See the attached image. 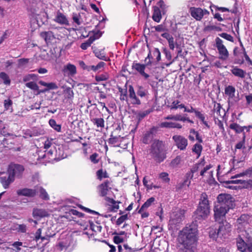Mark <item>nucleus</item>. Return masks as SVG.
Wrapping results in <instances>:
<instances>
[{
    "instance_id": "37",
    "label": "nucleus",
    "mask_w": 252,
    "mask_h": 252,
    "mask_svg": "<svg viewBox=\"0 0 252 252\" xmlns=\"http://www.w3.org/2000/svg\"><path fill=\"white\" fill-rule=\"evenodd\" d=\"M153 138V133L152 131H148L144 135L143 142L145 144H148Z\"/></svg>"
},
{
    "instance_id": "13",
    "label": "nucleus",
    "mask_w": 252,
    "mask_h": 252,
    "mask_svg": "<svg viewBox=\"0 0 252 252\" xmlns=\"http://www.w3.org/2000/svg\"><path fill=\"white\" fill-rule=\"evenodd\" d=\"M172 139L174 141L176 146L180 150H184L186 149L188 142L185 137L180 135H175L173 136Z\"/></svg>"
},
{
    "instance_id": "55",
    "label": "nucleus",
    "mask_w": 252,
    "mask_h": 252,
    "mask_svg": "<svg viewBox=\"0 0 252 252\" xmlns=\"http://www.w3.org/2000/svg\"><path fill=\"white\" fill-rule=\"evenodd\" d=\"M154 56L156 58L157 62L160 60V52L158 48H155L153 51Z\"/></svg>"
},
{
    "instance_id": "62",
    "label": "nucleus",
    "mask_w": 252,
    "mask_h": 252,
    "mask_svg": "<svg viewBox=\"0 0 252 252\" xmlns=\"http://www.w3.org/2000/svg\"><path fill=\"white\" fill-rule=\"evenodd\" d=\"M121 92L120 99L122 100H125L127 98L126 91V90H123L122 89H119Z\"/></svg>"
},
{
    "instance_id": "25",
    "label": "nucleus",
    "mask_w": 252,
    "mask_h": 252,
    "mask_svg": "<svg viewBox=\"0 0 252 252\" xmlns=\"http://www.w3.org/2000/svg\"><path fill=\"white\" fill-rule=\"evenodd\" d=\"M231 72L235 76L241 78H244L247 74V73L245 70L239 68L237 66H233L231 69Z\"/></svg>"
},
{
    "instance_id": "56",
    "label": "nucleus",
    "mask_w": 252,
    "mask_h": 252,
    "mask_svg": "<svg viewBox=\"0 0 252 252\" xmlns=\"http://www.w3.org/2000/svg\"><path fill=\"white\" fill-rule=\"evenodd\" d=\"M127 219V215H123L118 219L116 224L118 225L121 224L125 220Z\"/></svg>"
},
{
    "instance_id": "17",
    "label": "nucleus",
    "mask_w": 252,
    "mask_h": 252,
    "mask_svg": "<svg viewBox=\"0 0 252 252\" xmlns=\"http://www.w3.org/2000/svg\"><path fill=\"white\" fill-rule=\"evenodd\" d=\"M72 215L74 216H77L79 218H81L84 216V214L82 213H80L74 209H70L68 212H65V214H64V218H66L68 219L69 220H73L76 221V217L71 216Z\"/></svg>"
},
{
    "instance_id": "54",
    "label": "nucleus",
    "mask_w": 252,
    "mask_h": 252,
    "mask_svg": "<svg viewBox=\"0 0 252 252\" xmlns=\"http://www.w3.org/2000/svg\"><path fill=\"white\" fill-rule=\"evenodd\" d=\"M23 243L21 242H15L12 244V246L14 248V250L19 252L21 250V247L22 246Z\"/></svg>"
},
{
    "instance_id": "43",
    "label": "nucleus",
    "mask_w": 252,
    "mask_h": 252,
    "mask_svg": "<svg viewBox=\"0 0 252 252\" xmlns=\"http://www.w3.org/2000/svg\"><path fill=\"white\" fill-rule=\"evenodd\" d=\"M96 175L98 179L101 180L103 178H108L109 176L106 171H103L102 169H99L96 172Z\"/></svg>"
},
{
    "instance_id": "2",
    "label": "nucleus",
    "mask_w": 252,
    "mask_h": 252,
    "mask_svg": "<svg viewBox=\"0 0 252 252\" xmlns=\"http://www.w3.org/2000/svg\"><path fill=\"white\" fill-rule=\"evenodd\" d=\"M218 202L214 208V217L216 221H219L225 217L227 211L234 206V201L230 194H221L218 196Z\"/></svg>"
},
{
    "instance_id": "58",
    "label": "nucleus",
    "mask_w": 252,
    "mask_h": 252,
    "mask_svg": "<svg viewBox=\"0 0 252 252\" xmlns=\"http://www.w3.org/2000/svg\"><path fill=\"white\" fill-rule=\"evenodd\" d=\"M98 157V154L96 153H94L91 156H90V159L92 162L94 164L97 163L98 162V159L97 158Z\"/></svg>"
},
{
    "instance_id": "53",
    "label": "nucleus",
    "mask_w": 252,
    "mask_h": 252,
    "mask_svg": "<svg viewBox=\"0 0 252 252\" xmlns=\"http://www.w3.org/2000/svg\"><path fill=\"white\" fill-rule=\"evenodd\" d=\"M245 138H246V136H245V134H244L242 141L239 142L236 145V146H235L236 149H241V148H242L244 147L245 142Z\"/></svg>"
},
{
    "instance_id": "44",
    "label": "nucleus",
    "mask_w": 252,
    "mask_h": 252,
    "mask_svg": "<svg viewBox=\"0 0 252 252\" xmlns=\"http://www.w3.org/2000/svg\"><path fill=\"white\" fill-rule=\"evenodd\" d=\"M209 236L211 238L216 239L218 237H220V234L218 233V229H214L212 228L209 231Z\"/></svg>"
},
{
    "instance_id": "1",
    "label": "nucleus",
    "mask_w": 252,
    "mask_h": 252,
    "mask_svg": "<svg viewBox=\"0 0 252 252\" xmlns=\"http://www.w3.org/2000/svg\"><path fill=\"white\" fill-rule=\"evenodd\" d=\"M178 240L183 245L182 252H195L198 240V230L195 224L186 226L180 231Z\"/></svg>"
},
{
    "instance_id": "60",
    "label": "nucleus",
    "mask_w": 252,
    "mask_h": 252,
    "mask_svg": "<svg viewBox=\"0 0 252 252\" xmlns=\"http://www.w3.org/2000/svg\"><path fill=\"white\" fill-rule=\"evenodd\" d=\"M181 161V157L180 156L176 157L174 159L171 161V164L175 166L178 165Z\"/></svg>"
},
{
    "instance_id": "8",
    "label": "nucleus",
    "mask_w": 252,
    "mask_h": 252,
    "mask_svg": "<svg viewBox=\"0 0 252 252\" xmlns=\"http://www.w3.org/2000/svg\"><path fill=\"white\" fill-rule=\"evenodd\" d=\"M215 42L216 47L219 53V58L222 60H226L228 57L229 53L225 46L223 44L222 40L219 37H217L215 39Z\"/></svg>"
},
{
    "instance_id": "23",
    "label": "nucleus",
    "mask_w": 252,
    "mask_h": 252,
    "mask_svg": "<svg viewBox=\"0 0 252 252\" xmlns=\"http://www.w3.org/2000/svg\"><path fill=\"white\" fill-rule=\"evenodd\" d=\"M214 117L218 119V117H223L225 115V111L222 109L219 103L214 105Z\"/></svg>"
},
{
    "instance_id": "15",
    "label": "nucleus",
    "mask_w": 252,
    "mask_h": 252,
    "mask_svg": "<svg viewBox=\"0 0 252 252\" xmlns=\"http://www.w3.org/2000/svg\"><path fill=\"white\" fill-rule=\"evenodd\" d=\"M128 93V96L130 99V102L132 104L140 105L141 104V101L137 97L133 87L131 85L129 86Z\"/></svg>"
},
{
    "instance_id": "12",
    "label": "nucleus",
    "mask_w": 252,
    "mask_h": 252,
    "mask_svg": "<svg viewBox=\"0 0 252 252\" xmlns=\"http://www.w3.org/2000/svg\"><path fill=\"white\" fill-rule=\"evenodd\" d=\"M223 219H221L219 222L218 233L220 234V237H224L231 231V225L226 221H223Z\"/></svg>"
},
{
    "instance_id": "6",
    "label": "nucleus",
    "mask_w": 252,
    "mask_h": 252,
    "mask_svg": "<svg viewBox=\"0 0 252 252\" xmlns=\"http://www.w3.org/2000/svg\"><path fill=\"white\" fill-rule=\"evenodd\" d=\"M184 210L178 209L172 212L169 221V225L172 229L175 227L184 219Z\"/></svg>"
},
{
    "instance_id": "19",
    "label": "nucleus",
    "mask_w": 252,
    "mask_h": 252,
    "mask_svg": "<svg viewBox=\"0 0 252 252\" xmlns=\"http://www.w3.org/2000/svg\"><path fill=\"white\" fill-rule=\"evenodd\" d=\"M237 246L238 249L242 252L246 251L252 252V247L251 245L246 244L241 238H239L237 241Z\"/></svg>"
},
{
    "instance_id": "4",
    "label": "nucleus",
    "mask_w": 252,
    "mask_h": 252,
    "mask_svg": "<svg viewBox=\"0 0 252 252\" xmlns=\"http://www.w3.org/2000/svg\"><path fill=\"white\" fill-rule=\"evenodd\" d=\"M210 214V206L206 193L201 195L199 205L195 212V219L198 220L206 219Z\"/></svg>"
},
{
    "instance_id": "18",
    "label": "nucleus",
    "mask_w": 252,
    "mask_h": 252,
    "mask_svg": "<svg viewBox=\"0 0 252 252\" xmlns=\"http://www.w3.org/2000/svg\"><path fill=\"white\" fill-rule=\"evenodd\" d=\"M49 215V212L44 209L35 208H33L32 211V216L35 219L46 217Z\"/></svg>"
},
{
    "instance_id": "22",
    "label": "nucleus",
    "mask_w": 252,
    "mask_h": 252,
    "mask_svg": "<svg viewBox=\"0 0 252 252\" xmlns=\"http://www.w3.org/2000/svg\"><path fill=\"white\" fill-rule=\"evenodd\" d=\"M39 84L43 86L46 87L44 90L40 91V93H45L50 90L56 89L58 88V86L55 83H46L43 81H39Z\"/></svg>"
},
{
    "instance_id": "63",
    "label": "nucleus",
    "mask_w": 252,
    "mask_h": 252,
    "mask_svg": "<svg viewBox=\"0 0 252 252\" xmlns=\"http://www.w3.org/2000/svg\"><path fill=\"white\" fill-rule=\"evenodd\" d=\"M148 114L149 112L147 111L140 112L139 113H138L137 117L139 120H140L143 118H144Z\"/></svg>"
},
{
    "instance_id": "46",
    "label": "nucleus",
    "mask_w": 252,
    "mask_h": 252,
    "mask_svg": "<svg viewBox=\"0 0 252 252\" xmlns=\"http://www.w3.org/2000/svg\"><path fill=\"white\" fill-rule=\"evenodd\" d=\"M15 229L19 232L25 233L27 231V226L25 224H17L15 227Z\"/></svg>"
},
{
    "instance_id": "10",
    "label": "nucleus",
    "mask_w": 252,
    "mask_h": 252,
    "mask_svg": "<svg viewBox=\"0 0 252 252\" xmlns=\"http://www.w3.org/2000/svg\"><path fill=\"white\" fill-rule=\"evenodd\" d=\"M189 11L191 16L197 21L201 20L204 15L209 14L207 10L199 7H191Z\"/></svg>"
},
{
    "instance_id": "11",
    "label": "nucleus",
    "mask_w": 252,
    "mask_h": 252,
    "mask_svg": "<svg viewBox=\"0 0 252 252\" xmlns=\"http://www.w3.org/2000/svg\"><path fill=\"white\" fill-rule=\"evenodd\" d=\"M24 170V167L19 164H11L9 166L8 173L15 179V177H20Z\"/></svg>"
},
{
    "instance_id": "35",
    "label": "nucleus",
    "mask_w": 252,
    "mask_h": 252,
    "mask_svg": "<svg viewBox=\"0 0 252 252\" xmlns=\"http://www.w3.org/2000/svg\"><path fill=\"white\" fill-rule=\"evenodd\" d=\"M202 150V146L199 144H195L192 148V152L197 155V158H198Z\"/></svg>"
},
{
    "instance_id": "34",
    "label": "nucleus",
    "mask_w": 252,
    "mask_h": 252,
    "mask_svg": "<svg viewBox=\"0 0 252 252\" xmlns=\"http://www.w3.org/2000/svg\"><path fill=\"white\" fill-rule=\"evenodd\" d=\"M93 124L96 126L97 127H104V121L102 118H94L92 120Z\"/></svg>"
},
{
    "instance_id": "28",
    "label": "nucleus",
    "mask_w": 252,
    "mask_h": 252,
    "mask_svg": "<svg viewBox=\"0 0 252 252\" xmlns=\"http://www.w3.org/2000/svg\"><path fill=\"white\" fill-rule=\"evenodd\" d=\"M225 94L229 98L232 99L235 97V88L232 86H228L225 88Z\"/></svg>"
},
{
    "instance_id": "7",
    "label": "nucleus",
    "mask_w": 252,
    "mask_h": 252,
    "mask_svg": "<svg viewBox=\"0 0 252 252\" xmlns=\"http://www.w3.org/2000/svg\"><path fill=\"white\" fill-rule=\"evenodd\" d=\"M204 164L205 161L204 159H203L200 162L196 164L191 169L190 171L187 174V179H192L193 177V174L200 169H201L200 173V175L202 176H204L205 173L212 167V165L211 164L207 165L204 167Z\"/></svg>"
},
{
    "instance_id": "49",
    "label": "nucleus",
    "mask_w": 252,
    "mask_h": 252,
    "mask_svg": "<svg viewBox=\"0 0 252 252\" xmlns=\"http://www.w3.org/2000/svg\"><path fill=\"white\" fill-rule=\"evenodd\" d=\"M105 65V63L103 62H101L99 63L96 65H92L90 66V68L94 70V71H96L100 68L103 67L104 65Z\"/></svg>"
},
{
    "instance_id": "40",
    "label": "nucleus",
    "mask_w": 252,
    "mask_h": 252,
    "mask_svg": "<svg viewBox=\"0 0 252 252\" xmlns=\"http://www.w3.org/2000/svg\"><path fill=\"white\" fill-rule=\"evenodd\" d=\"M148 93V91L142 86H138L137 94L141 97H145Z\"/></svg>"
},
{
    "instance_id": "64",
    "label": "nucleus",
    "mask_w": 252,
    "mask_h": 252,
    "mask_svg": "<svg viewBox=\"0 0 252 252\" xmlns=\"http://www.w3.org/2000/svg\"><path fill=\"white\" fill-rule=\"evenodd\" d=\"M108 78L107 74L100 75L96 76V80L98 81L106 80Z\"/></svg>"
},
{
    "instance_id": "59",
    "label": "nucleus",
    "mask_w": 252,
    "mask_h": 252,
    "mask_svg": "<svg viewBox=\"0 0 252 252\" xmlns=\"http://www.w3.org/2000/svg\"><path fill=\"white\" fill-rule=\"evenodd\" d=\"M12 101L10 99H5L4 101V106L6 110H8L11 106Z\"/></svg>"
},
{
    "instance_id": "3",
    "label": "nucleus",
    "mask_w": 252,
    "mask_h": 252,
    "mask_svg": "<svg viewBox=\"0 0 252 252\" xmlns=\"http://www.w3.org/2000/svg\"><path fill=\"white\" fill-rule=\"evenodd\" d=\"M30 16L31 20L33 23L36 22L39 26L47 21V15L42 3H38L32 6L31 8Z\"/></svg>"
},
{
    "instance_id": "47",
    "label": "nucleus",
    "mask_w": 252,
    "mask_h": 252,
    "mask_svg": "<svg viewBox=\"0 0 252 252\" xmlns=\"http://www.w3.org/2000/svg\"><path fill=\"white\" fill-rule=\"evenodd\" d=\"M174 123L171 122H163L160 123V126L165 128H173Z\"/></svg>"
},
{
    "instance_id": "51",
    "label": "nucleus",
    "mask_w": 252,
    "mask_h": 252,
    "mask_svg": "<svg viewBox=\"0 0 252 252\" xmlns=\"http://www.w3.org/2000/svg\"><path fill=\"white\" fill-rule=\"evenodd\" d=\"M219 35L220 37H221L229 41L233 42V37L230 34H228L226 33H221L219 34Z\"/></svg>"
},
{
    "instance_id": "33",
    "label": "nucleus",
    "mask_w": 252,
    "mask_h": 252,
    "mask_svg": "<svg viewBox=\"0 0 252 252\" xmlns=\"http://www.w3.org/2000/svg\"><path fill=\"white\" fill-rule=\"evenodd\" d=\"M95 39V38L94 36H91L85 42L81 44L80 47L83 50L87 49L91 46Z\"/></svg>"
},
{
    "instance_id": "45",
    "label": "nucleus",
    "mask_w": 252,
    "mask_h": 252,
    "mask_svg": "<svg viewBox=\"0 0 252 252\" xmlns=\"http://www.w3.org/2000/svg\"><path fill=\"white\" fill-rule=\"evenodd\" d=\"M41 229L40 228H39L37 231L36 232L35 234V239L37 241L39 240V239H41V240H45L47 239V237H49V236H41Z\"/></svg>"
},
{
    "instance_id": "26",
    "label": "nucleus",
    "mask_w": 252,
    "mask_h": 252,
    "mask_svg": "<svg viewBox=\"0 0 252 252\" xmlns=\"http://www.w3.org/2000/svg\"><path fill=\"white\" fill-rule=\"evenodd\" d=\"M40 35V36L45 40L47 43L51 42L55 38L54 35L51 31L41 32Z\"/></svg>"
},
{
    "instance_id": "9",
    "label": "nucleus",
    "mask_w": 252,
    "mask_h": 252,
    "mask_svg": "<svg viewBox=\"0 0 252 252\" xmlns=\"http://www.w3.org/2000/svg\"><path fill=\"white\" fill-rule=\"evenodd\" d=\"M75 82L73 79L69 78L66 81V84L64 85V87L66 88L65 90H64V96H65V98L67 99V101L69 103L72 102V98L73 97V92L72 90V88L74 87Z\"/></svg>"
},
{
    "instance_id": "61",
    "label": "nucleus",
    "mask_w": 252,
    "mask_h": 252,
    "mask_svg": "<svg viewBox=\"0 0 252 252\" xmlns=\"http://www.w3.org/2000/svg\"><path fill=\"white\" fill-rule=\"evenodd\" d=\"M119 137H113L111 136V137L108 140V143L111 144H115L119 142Z\"/></svg>"
},
{
    "instance_id": "30",
    "label": "nucleus",
    "mask_w": 252,
    "mask_h": 252,
    "mask_svg": "<svg viewBox=\"0 0 252 252\" xmlns=\"http://www.w3.org/2000/svg\"><path fill=\"white\" fill-rule=\"evenodd\" d=\"M229 127L230 129L234 130L237 133L242 132L245 128H247L246 126H242L238 124L235 123L231 124L229 126Z\"/></svg>"
},
{
    "instance_id": "20",
    "label": "nucleus",
    "mask_w": 252,
    "mask_h": 252,
    "mask_svg": "<svg viewBox=\"0 0 252 252\" xmlns=\"http://www.w3.org/2000/svg\"><path fill=\"white\" fill-rule=\"evenodd\" d=\"M76 72V67L73 64L68 63L64 67V76L67 75L69 77H72Z\"/></svg>"
},
{
    "instance_id": "32",
    "label": "nucleus",
    "mask_w": 252,
    "mask_h": 252,
    "mask_svg": "<svg viewBox=\"0 0 252 252\" xmlns=\"http://www.w3.org/2000/svg\"><path fill=\"white\" fill-rule=\"evenodd\" d=\"M155 200V199L153 197L149 198L141 206V208L138 211V213H142V212L149 207Z\"/></svg>"
},
{
    "instance_id": "38",
    "label": "nucleus",
    "mask_w": 252,
    "mask_h": 252,
    "mask_svg": "<svg viewBox=\"0 0 252 252\" xmlns=\"http://www.w3.org/2000/svg\"><path fill=\"white\" fill-rule=\"evenodd\" d=\"M95 56L98 59L106 61L107 58L105 56L104 51L103 50H96L94 51Z\"/></svg>"
},
{
    "instance_id": "16",
    "label": "nucleus",
    "mask_w": 252,
    "mask_h": 252,
    "mask_svg": "<svg viewBox=\"0 0 252 252\" xmlns=\"http://www.w3.org/2000/svg\"><path fill=\"white\" fill-rule=\"evenodd\" d=\"M109 182L106 181L98 187L97 189L99 195L106 197L108 194L109 190L111 189L110 188H109Z\"/></svg>"
},
{
    "instance_id": "57",
    "label": "nucleus",
    "mask_w": 252,
    "mask_h": 252,
    "mask_svg": "<svg viewBox=\"0 0 252 252\" xmlns=\"http://www.w3.org/2000/svg\"><path fill=\"white\" fill-rule=\"evenodd\" d=\"M190 132L195 136L196 140H198L199 142H202L203 141L202 138L199 136L198 133L197 131H195V130L193 129H191L190 130Z\"/></svg>"
},
{
    "instance_id": "21",
    "label": "nucleus",
    "mask_w": 252,
    "mask_h": 252,
    "mask_svg": "<svg viewBox=\"0 0 252 252\" xmlns=\"http://www.w3.org/2000/svg\"><path fill=\"white\" fill-rule=\"evenodd\" d=\"M146 65L139 63H133L132 65V68L137 71L145 79H147L149 75L144 72Z\"/></svg>"
},
{
    "instance_id": "36",
    "label": "nucleus",
    "mask_w": 252,
    "mask_h": 252,
    "mask_svg": "<svg viewBox=\"0 0 252 252\" xmlns=\"http://www.w3.org/2000/svg\"><path fill=\"white\" fill-rule=\"evenodd\" d=\"M54 21L61 25H62L63 24V13L60 11H58L55 16V18H54Z\"/></svg>"
},
{
    "instance_id": "14",
    "label": "nucleus",
    "mask_w": 252,
    "mask_h": 252,
    "mask_svg": "<svg viewBox=\"0 0 252 252\" xmlns=\"http://www.w3.org/2000/svg\"><path fill=\"white\" fill-rule=\"evenodd\" d=\"M16 192L19 196L32 197L36 195V190L35 189L23 188L18 189Z\"/></svg>"
},
{
    "instance_id": "52",
    "label": "nucleus",
    "mask_w": 252,
    "mask_h": 252,
    "mask_svg": "<svg viewBox=\"0 0 252 252\" xmlns=\"http://www.w3.org/2000/svg\"><path fill=\"white\" fill-rule=\"evenodd\" d=\"M180 103V101L178 100L173 101L171 105H168L167 107L171 110L178 109V105Z\"/></svg>"
},
{
    "instance_id": "48",
    "label": "nucleus",
    "mask_w": 252,
    "mask_h": 252,
    "mask_svg": "<svg viewBox=\"0 0 252 252\" xmlns=\"http://www.w3.org/2000/svg\"><path fill=\"white\" fill-rule=\"evenodd\" d=\"M26 86L33 90H37L38 89V86L34 82H30L26 84Z\"/></svg>"
},
{
    "instance_id": "5",
    "label": "nucleus",
    "mask_w": 252,
    "mask_h": 252,
    "mask_svg": "<svg viewBox=\"0 0 252 252\" xmlns=\"http://www.w3.org/2000/svg\"><path fill=\"white\" fill-rule=\"evenodd\" d=\"M150 154L156 161L158 162L162 161L165 158L163 143L155 140L151 146Z\"/></svg>"
},
{
    "instance_id": "39",
    "label": "nucleus",
    "mask_w": 252,
    "mask_h": 252,
    "mask_svg": "<svg viewBox=\"0 0 252 252\" xmlns=\"http://www.w3.org/2000/svg\"><path fill=\"white\" fill-rule=\"evenodd\" d=\"M168 174L166 172H161L159 174V179H160L163 183H169L170 178L168 177Z\"/></svg>"
},
{
    "instance_id": "31",
    "label": "nucleus",
    "mask_w": 252,
    "mask_h": 252,
    "mask_svg": "<svg viewBox=\"0 0 252 252\" xmlns=\"http://www.w3.org/2000/svg\"><path fill=\"white\" fill-rule=\"evenodd\" d=\"M35 190L36 192H39L40 197L44 200H48L49 199V196L45 189L41 187H36Z\"/></svg>"
},
{
    "instance_id": "42",
    "label": "nucleus",
    "mask_w": 252,
    "mask_h": 252,
    "mask_svg": "<svg viewBox=\"0 0 252 252\" xmlns=\"http://www.w3.org/2000/svg\"><path fill=\"white\" fill-rule=\"evenodd\" d=\"M50 126L57 131H60L61 129V126L57 124L56 121L53 119H51L49 122Z\"/></svg>"
},
{
    "instance_id": "29",
    "label": "nucleus",
    "mask_w": 252,
    "mask_h": 252,
    "mask_svg": "<svg viewBox=\"0 0 252 252\" xmlns=\"http://www.w3.org/2000/svg\"><path fill=\"white\" fill-rule=\"evenodd\" d=\"M249 180H229L226 181L225 183L226 184H240L242 185L243 187L245 188H250V187H248Z\"/></svg>"
},
{
    "instance_id": "50",
    "label": "nucleus",
    "mask_w": 252,
    "mask_h": 252,
    "mask_svg": "<svg viewBox=\"0 0 252 252\" xmlns=\"http://www.w3.org/2000/svg\"><path fill=\"white\" fill-rule=\"evenodd\" d=\"M29 59H21L18 60V66L24 67L29 63Z\"/></svg>"
},
{
    "instance_id": "27",
    "label": "nucleus",
    "mask_w": 252,
    "mask_h": 252,
    "mask_svg": "<svg viewBox=\"0 0 252 252\" xmlns=\"http://www.w3.org/2000/svg\"><path fill=\"white\" fill-rule=\"evenodd\" d=\"M153 11L154 12L152 16L153 20L158 23L159 22L161 19V15L159 7L157 6H153Z\"/></svg>"
},
{
    "instance_id": "24",
    "label": "nucleus",
    "mask_w": 252,
    "mask_h": 252,
    "mask_svg": "<svg viewBox=\"0 0 252 252\" xmlns=\"http://www.w3.org/2000/svg\"><path fill=\"white\" fill-rule=\"evenodd\" d=\"M14 179L12 176L10 177L9 175L8 177L2 176L0 177V182L4 189H7L10 184L13 182Z\"/></svg>"
},
{
    "instance_id": "41",
    "label": "nucleus",
    "mask_w": 252,
    "mask_h": 252,
    "mask_svg": "<svg viewBox=\"0 0 252 252\" xmlns=\"http://www.w3.org/2000/svg\"><path fill=\"white\" fill-rule=\"evenodd\" d=\"M0 78L3 81V83L6 85H9L10 80L8 75L5 72H2L0 73Z\"/></svg>"
}]
</instances>
